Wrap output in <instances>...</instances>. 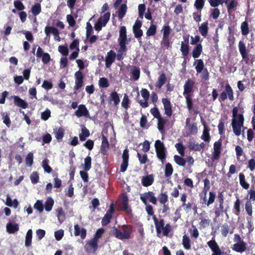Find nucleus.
I'll return each instance as SVG.
<instances>
[{
	"label": "nucleus",
	"instance_id": "obj_40",
	"mask_svg": "<svg viewBox=\"0 0 255 255\" xmlns=\"http://www.w3.org/2000/svg\"><path fill=\"white\" fill-rule=\"evenodd\" d=\"M173 172V168L170 163H167L165 165L164 176L167 177H170Z\"/></svg>",
	"mask_w": 255,
	"mask_h": 255
},
{
	"label": "nucleus",
	"instance_id": "obj_19",
	"mask_svg": "<svg viewBox=\"0 0 255 255\" xmlns=\"http://www.w3.org/2000/svg\"><path fill=\"white\" fill-rule=\"evenodd\" d=\"M102 144L100 148L101 153L103 155H107L109 148V143L107 137L104 135L102 137Z\"/></svg>",
	"mask_w": 255,
	"mask_h": 255
},
{
	"label": "nucleus",
	"instance_id": "obj_57",
	"mask_svg": "<svg viewBox=\"0 0 255 255\" xmlns=\"http://www.w3.org/2000/svg\"><path fill=\"white\" fill-rule=\"evenodd\" d=\"M177 150L181 156H183L185 154V147L183 143L178 142L175 145Z\"/></svg>",
	"mask_w": 255,
	"mask_h": 255
},
{
	"label": "nucleus",
	"instance_id": "obj_5",
	"mask_svg": "<svg viewBox=\"0 0 255 255\" xmlns=\"http://www.w3.org/2000/svg\"><path fill=\"white\" fill-rule=\"evenodd\" d=\"M233 101L234 100V92L232 88L229 84H227L225 86V91H223L220 95L219 101L221 103L225 102L227 98Z\"/></svg>",
	"mask_w": 255,
	"mask_h": 255
},
{
	"label": "nucleus",
	"instance_id": "obj_50",
	"mask_svg": "<svg viewBox=\"0 0 255 255\" xmlns=\"http://www.w3.org/2000/svg\"><path fill=\"white\" fill-rule=\"evenodd\" d=\"M241 203V202L239 198H237L234 203V213L237 216H239L241 212V208H240Z\"/></svg>",
	"mask_w": 255,
	"mask_h": 255
},
{
	"label": "nucleus",
	"instance_id": "obj_34",
	"mask_svg": "<svg viewBox=\"0 0 255 255\" xmlns=\"http://www.w3.org/2000/svg\"><path fill=\"white\" fill-rule=\"evenodd\" d=\"M199 31L203 36L206 37L208 32V22L202 23L201 26L199 27Z\"/></svg>",
	"mask_w": 255,
	"mask_h": 255
},
{
	"label": "nucleus",
	"instance_id": "obj_56",
	"mask_svg": "<svg viewBox=\"0 0 255 255\" xmlns=\"http://www.w3.org/2000/svg\"><path fill=\"white\" fill-rule=\"evenodd\" d=\"M171 28L170 26L168 24L164 25L161 29V31L163 33V37H169L170 32Z\"/></svg>",
	"mask_w": 255,
	"mask_h": 255
},
{
	"label": "nucleus",
	"instance_id": "obj_21",
	"mask_svg": "<svg viewBox=\"0 0 255 255\" xmlns=\"http://www.w3.org/2000/svg\"><path fill=\"white\" fill-rule=\"evenodd\" d=\"M75 114L78 117H88L89 113L85 105H80L78 107V109L75 111Z\"/></svg>",
	"mask_w": 255,
	"mask_h": 255
},
{
	"label": "nucleus",
	"instance_id": "obj_54",
	"mask_svg": "<svg viewBox=\"0 0 255 255\" xmlns=\"http://www.w3.org/2000/svg\"><path fill=\"white\" fill-rule=\"evenodd\" d=\"M224 212V203H219V206L216 207L215 209V214L216 217H219L221 215L223 214Z\"/></svg>",
	"mask_w": 255,
	"mask_h": 255
},
{
	"label": "nucleus",
	"instance_id": "obj_17",
	"mask_svg": "<svg viewBox=\"0 0 255 255\" xmlns=\"http://www.w3.org/2000/svg\"><path fill=\"white\" fill-rule=\"evenodd\" d=\"M247 245L245 242H242L241 243H237L234 244L232 249L233 251L238 252L242 253L245 252L247 250Z\"/></svg>",
	"mask_w": 255,
	"mask_h": 255
},
{
	"label": "nucleus",
	"instance_id": "obj_48",
	"mask_svg": "<svg viewBox=\"0 0 255 255\" xmlns=\"http://www.w3.org/2000/svg\"><path fill=\"white\" fill-rule=\"evenodd\" d=\"M174 159L175 163L179 166H184L185 165L186 160L181 156L175 155L174 156Z\"/></svg>",
	"mask_w": 255,
	"mask_h": 255
},
{
	"label": "nucleus",
	"instance_id": "obj_49",
	"mask_svg": "<svg viewBox=\"0 0 255 255\" xmlns=\"http://www.w3.org/2000/svg\"><path fill=\"white\" fill-rule=\"evenodd\" d=\"M49 160L45 158L42 162V166L45 172L50 173L52 171V168L48 165Z\"/></svg>",
	"mask_w": 255,
	"mask_h": 255
},
{
	"label": "nucleus",
	"instance_id": "obj_3",
	"mask_svg": "<svg viewBox=\"0 0 255 255\" xmlns=\"http://www.w3.org/2000/svg\"><path fill=\"white\" fill-rule=\"evenodd\" d=\"M238 47L242 59L245 63L247 64H253L255 60V56L254 55H249V51L247 49L245 42L240 40L239 42Z\"/></svg>",
	"mask_w": 255,
	"mask_h": 255
},
{
	"label": "nucleus",
	"instance_id": "obj_30",
	"mask_svg": "<svg viewBox=\"0 0 255 255\" xmlns=\"http://www.w3.org/2000/svg\"><path fill=\"white\" fill-rule=\"evenodd\" d=\"M197 73H201L204 69V63L202 59H196L193 63Z\"/></svg>",
	"mask_w": 255,
	"mask_h": 255
},
{
	"label": "nucleus",
	"instance_id": "obj_45",
	"mask_svg": "<svg viewBox=\"0 0 255 255\" xmlns=\"http://www.w3.org/2000/svg\"><path fill=\"white\" fill-rule=\"evenodd\" d=\"M132 77L134 81H137L140 77V69L138 67L133 66L131 69Z\"/></svg>",
	"mask_w": 255,
	"mask_h": 255
},
{
	"label": "nucleus",
	"instance_id": "obj_31",
	"mask_svg": "<svg viewBox=\"0 0 255 255\" xmlns=\"http://www.w3.org/2000/svg\"><path fill=\"white\" fill-rule=\"evenodd\" d=\"M44 32L47 36H49L50 33H52L55 37L58 36L59 35V31L58 29L53 26H46L44 29Z\"/></svg>",
	"mask_w": 255,
	"mask_h": 255
},
{
	"label": "nucleus",
	"instance_id": "obj_61",
	"mask_svg": "<svg viewBox=\"0 0 255 255\" xmlns=\"http://www.w3.org/2000/svg\"><path fill=\"white\" fill-rule=\"evenodd\" d=\"M137 157L138 158L140 163L141 164H145L148 160L146 154H144L142 155L140 153L138 152L137 153Z\"/></svg>",
	"mask_w": 255,
	"mask_h": 255
},
{
	"label": "nucleus",
	"instance_id": "obj_18",
	"mask_svg": "<svg viewBox=\"0 0 255 255\" xmlns=\"http://www.w3.org/2000/svg\"><path fill=\"white\" fill-rule=\"evenodd\" d=\"M190 119L189 118L186 120V128L188 131V134H196L198 132V128L197 124L193 123L190 124L189 123Z\"/></svg>",
	"mask_w": 255,
	"mask_h": 255
},
{
	"label": "nucleus",
	"instance_id": "obj_53",
	"mask_svg": "<svg viewBox=\"0 0 255 255\" xmlns=\"http://www.w3.org/2000/svg\"><path fill=\"white\" fill-rule=\"evenodd\" d=\"M221 234L223 237H227L230 232V227L228 224L226 223L224 224L221 227Z\"/></svg>",
	"mask_w": 255,
	"mask_h": 255
},
{
	"label": "nucleus",
	"instance_id": "obj_63",
	"mask_svg": "<svg viewBox=\"0 0 255 255\" xmlns=\"http://www.w3.org/2000/svg\"><path fill=\"white\" fill-rule=\"evenodd\" d=\"M31 181L33 184L37 183L39 180V174L37 172H33L30 177Z\"/></svg>",
	"mask_w": 255,
	"mask_h": 255
},
{
	"label": "nucleus",
	"instance_id": "obj_8",
	"mask_svg": "<svg viewBox=\"0 0 255 255\" xmlns=\"http://www.w3.org/2000/svg\"><path fill=\"white\" fill-rule=\"evenodd\" d=\"M207 244L213 252L212 255H224V252L221 250L219 246L214 238L208 241Z\"/></svg>",
	"mask_w": 255,
	"mask_h": 255
},
{
	"label": "nucleus",
	"instance_id": "obj_26",
	"mask_svg": "<svg viewBox=\"0 0 255 255\" xmlns=\"http://www.w3.org/2000/svg\"><path fill=\"white\" fill-rule=\"evenodd\" d=\"M13 98L15 105L24 109L28 107V104L24 100H22L18 96H14Z\"/></svg>",
	"mask_w": 255,
	"mask_h": 255
},
{
	"label": "nucleus",
	"instance_id": "obj_25",
	"mask_svg": "<svg viewBox=\"0 0 255 255\" xmlns=\"http://www.w3.org/2000/svg\"><path fill=\"white\" fill-rule=\"evenodd\" d=\"M166 81L167 77L166 74L163 72L160 74L155 86L156 88L160 89L166 83Z\"/></svg>",
	"mask_w": 255,
	"mask_h": 255
},
{
	"label": "nucleus",
	"instance_id": "obj_36",
	"mask_svg": "<svg viewBox=\"0 0 255 255\" xmlns=\"http://www.w3.org/2000/svg\"><path fill=\"white\" fill-rule=\"evenodd\" d=\"M109 98L110 101L114 102L115 106L119 105L120 102L119 95L116 91H113L110 94Z\"/></svg>",
	"mask_w": 255,
	"mask_h": 255
},
{
	"label": "nucleus",
	"instance_id": "obj_35",
	"mask_svg": "<svg viewBox=\"0 0 255 255\" xmlns=\"http://www.w3.org/2000/svg\"><path fill=\"white\" fill-rule=\"evenodd\" d=\"M186 100V107L189 111H191L193 108V95H184Z\"/></svg>",
	"mask_w": 255,
	"mask_h": 255
},
{
	"label": "nucleus",
	"instance_id": "obj_44",
	"mask_svg": "<svg viewBox=\"0 0 255 255\" xmlns=\"http://www.w3.org/2000/svg\"><path fill=\"white\" fill-rule=\"evenodd\" d=\"M32 231L31 229H29L27 232L25 240V245L26 247H29L31 245L32 242Z\"/></svg>",
	"mask_w": 255,
	"mask_h": 255
},
{
	"label": "nucleus",
	"instance_id": "obj_55",
	"mask_svg": "<svg viewBox=\"0 0 255 255\" xmlns=\"http://www.w3.org/2000/svg\"><path fill=\"white\" fill-rule=\"evenodd\" d=\"M99 85L100 88H107L110 86L109 81L105 77L100 78L99 81Z\"/></svg>",
	"mask_w": 255,
	"mask_h": 255
},
{
	"label": "nucleus",
	"instance_id": "obj_7",
	"mask_svg": "<svg viewBox=\"0 0 255 255\" xmlns=\"http://www.w3.org/2000/svg\"><path fill=\"white\" fill-rule=\"evenodd\" d=\"M74 77L75 79V86L74 87V94H76V91L79 90L84 86V76L82 72L79 70L76 72L74 74Z\"/></svg>",
	"mask_w": 255,
	"mask_h": 255
},
{
	"label": "nucleus",
	"instance_id": "obj_43",
	"mask_svg": "<svg viewBox=\"0 0 255 255\" xmlns=\"http://www.w3.org/2000/svg\"><path fill=\"white\" fill-rule=\"evenodd\" d=\"M239 180H240V184L241 186L244 188L245 189H248L250 187V185L249 183L246 182L245 176L242 173H240L239 174Z\"/></svg>",
	"mask_w": 255,
	"mask_h": 255
},
{
	"label": "nucleus",
	"instance_id": "obj_38",
	"mask_svg": "<svg viewBox=\"0 0 255 255\" xmlns=\"http://www.w3.org/2000/svg\"><path fill=\"white\" fill-rule=\"evenodd\" d=\"M157 128L161 133L164 132L165 125L167 122V120L164 119L162 117L157 119Z\"/></svg>",
	"mask_w": 255,
	"mask_h": 255
},
{
	"label": "nucleus",
	"instance_id": "obj_46",
	"mask_svg": "<svg viewBox=\"0 0 255 255\" xmlns=\"http://www.w3.org/2000/svg\"><path fill=\"white\" fill-rule=\"evenodd\" d=\"M127 10V6L126 4H122L118 11V17L119 19H122L125 15Z\"/></svg>",
	"mask_w": 255,
	"mask_h": 255
},
{
	"label": "nucleus",
	"instance_id": "obj_1",
	"mask_svg": "<svg viewBox=\"0 0 255 255\" xmlns=\"http://www.w3.org/2000/svg\"><path fill=\"white\" fill-rule=\"evenodd\" d=\"M233 119L232 120L231 126L234 134L237 136H240L241 134L242 128L246 129V127H244V117L243 114H238V109L235 107L232 110Z\"/></svg>",
	"mask_w": 255,
	"mask_h": 255
},
{
	"label": "nucleus",
	"instance_id": "obj_37",
	"mask_svg": "<svg viewBox=\"0 0 255 255\" xmlns=\"http://www.w3.org/2000/svg\"><path fill=\"white\" fill-rule=\"evenodd\" d=\"M182 244L185 250H189L191 249V241L186 235H184L182 237Z\"/></svg>",
	"mask_w": 255,
	"mask_h": 255
},
{
	"label": "nucleus",
	"instance_id": "obj_52",
	"mask_svg": "<svg viewBox=\"0 0 255 255\" xmlns=\"http://www.w3.org/2000/svg\"><path fill=\"white\" fill-rule=\"evenodd\" d=\"M156 28L157 26L156 25L153 24H151L150 25V27L148 28V29L147 30L146 34V36L148 37L153 36L156 33Z\"/></svg>",
	"mask_w": 255,
	"mask_h": 255
},
{
	"label": "nucleus",
	"instance_id": "obj_41",
	"mask_svg": "<svg viewBox=\"0 0 255 255\" xmlns=\"http://www.w3.org/2000/svg\"><path fill=\"white\" fill-rule=\"evenodd\" d=\"M158 200L161 204H165L168 201V197L166 192H161L158 195Z\"/></svg>",
	"mask_w": 255,
	"mask_h": 255
},
{
	"label": "nucleus",
	"instance_id": "obj_12",
	"mask_svg": "<svg viewBox=\"0 0 255 255\" xmlns=\"http://www.w3.org/2000/svg\"><path fill=\"white\" fill-rule=\"evenodd\" d=\"M98 248V241L94 239L88 241L84 246V249L87 253H95Z\"/></svg>",
	"mask_w": 255,
	"mask_h": 255
},
{
	"label": "nucleus",
	"instance_id": "obj_47",
	"mask_svg": "<svg viewBox=\"0 0 255 255\" xmlns=\"http://www.w3.org/2000/svg\"><path fill=\"white\" fill-rule=\"evenodd\" d=\"M92 158L90 156H87L84 159L83 169L85 171H89L91 168Z\"/></svg>",
	"mask_w": 255,
	"mask_h": 255
},
{
	"label": "nucleus",
	"instance_id": "obj_20",
	"mask_svg": "<svg viewBox=\"0 0 255 255\" xmlns=\"http://www.w3.org/2000/svg\"><path fill=\"white\" fill-rule=\"evenodd\" d=\"M74 235L75 236H80L82 240L85 239L87 235V230L84 228L81 229L78 224H75L74 225Z\"/></svg>",
	"mask_w": 255,
	"mask_h": 255
},
{
	"label": "nucleus",
	"instance_id": "obj_51",
	"mask_svg": "<svg viewBox=\"0 0 255 255\" xmlns=\"http://www.w3.org/2000/svg\"><path fill=\"white\" fill-rule=\"evenodd\" d=\"M242 34L243 35H247L249 33V24L247 21H245L242 23L241 26Z\"/></svg>",
	"mask_w": 255,
	"mask_h": 255
},
{
	"label": "nucleus",
	"instance_id": "obj_10",
	"mask_svg": "<svg viewBox=\"0 0 255 255\" xmlns=\"http://www.w3.org/2000/svg\"><path fill=\"white\" fill-rule=\"evenodd\" d=\"M194 85L195 82L193 80L191 79H187L183 86V95H193Z\"/></svg>",
	"mask_w": 255,
	"mask_h": 255
},
{
	"label": "nucleus",
	"instance_id": "obj_42",
	"mask_svg": "<svg viewBox=\"0 0 255 255\" xmlns=\"http://www.w3.org/2000/svg\"><path fill=\"white\" fill-rule=\"evenodd\" d=\"M90 131L85 127L82 128L81 133L79 134V138L81 141H84L86 138L90 136Z\"/></svg>",
	"mask_w": 255,
	"mask_h": 255
},
{
	"label": "nucleus",
	"instance_id": "obj_24",
	"mask_svg": "<svg viewBox=\"0 0 255 255\" xmlns=\"http://www.w3.org/2000/svg\"><path fill=\"white\" fill-rule=\"evenodd\" d=\"M153 182L154 176L152 174L144 176L141 179V184L144 187H148L151 185Z\"/></svg>",
	"mask_w": 255,
	"mask_h": 255
},
{
	"label": "nucleus",
	"instance_id": "obj_23",
	"mask_svg": "<svg viewBox=\"0 0 255 255\" xmlns=\"http://www.w3.org/2000/svg\"><path fill=\"white\" fill-rule=\"evenodd\" d=\"M184 38L186 43H185L183 41L181 42V47L180 50L182 53V55L185 57L187 56L189 53V45L188 44V37H187L186 38Z\"/></svg>",
	"mask_w": 255,
	"mask_h": 255
},
{
	"label": "nucleus",
	"instance_id": "obj_16",
	"mask_svg": "<svg viewBox=\"0 0 255 255\" xmlns=\"http://www.w3.org/2000/svg\"><path fill=\"white\" fill-rule=\"evenodd\" d=\"M116 58V53L112 50H111L107 53L105 59V66L107 68H110L112 64L114 62Z\"/></svg>",
	"mask_w": 255,
	"mask_h": 255
},
{
	"label": "nucleus",
	"instance_id": "obj_29",
	"mask_svg": "<svg viewBox=\"0 0 255 255\" xmlns=\"http://www.w3.org/2000/svg\"><path fill=\"white\" fill-rule=\"evenodd\" d=\"M54 133L58 141L60 142L62 140V139L64 136L65 130L62 127L56 128L54 129Z\"/></svg>",
	"mask_w": 255,
	"mask_h": 255
},
{
	"label": "nucleus",
	"instance_id": "obj_11",
	"mask_svg": "<svg viewBox=\"0 0 255 255\" xmlns=\"http://www.w3.org/2000/svg\"><path fill=\"white\" fill-rule=\"evenodd\" d=\"M140 93L144 101L139 100L138 103L142 108H146L149 106L148 100L150 96L149 92L146 89L142 88L140 91Z\"/></svg>",
	"mask_w": 255,
	"mask_h": 255
},
{
	"label": "nucleus",
	"instance_id": "obj_22",
	"mask_svg": "<svg viewBox=\"0 0 255 255\" xmlns=\"http://www.w3.org/2000/svg\"><path fill=\"white\" fill-rule=\"evenodd\" d=\"M152 219L154 221L157 234H160L162 232V230L164 226V220L160 219V220H158L156 216H153Z\"/></svg>",
	"mask_w": 255,
	"mask_h": 255
},
{
	"label": "nucleus",
	"instance_id": "obj_62",
	"mask_svg": "<svg viewBox=\"0 0 255 255\" xmlns=\"http://www.w3.org/2000/svg\"><path fill=\"white\" fill-rule=\"evenodd\" d=\"M58 51L64 56L66 57L69 53L68 47L64 45H59L58 48Z\"/></svg>",
	"mask_w": 255,
	"mask_h": 255
},
{
	"label": "nucleus",
	"instance_id": "obj_15",
	"mask_svg": "<svg viewBox=\"0 0 255 255\" xmlns=\"http://www.w3.org/2000/svg\"><path fill=\"white\" fill-rule=\"evenodd\" d=\"M162 103L163 105L164 114L169 117L172 115V105L169 99L164 98L162 99Z\"/></svg>",
	"mask_w": 255,
	"mask_h": 255
},
{
	"label": "nucleus",
	"instance_id": "obj_14",
	"mask_svg": "<svg viewBox=\"0 0 255 255\" xmlns=\"http://www.w3.org/2000/svg\"><path fill=\"white\" fill-rule=\"evenodd\" d=\"M123 161L121 165L120 171L122 172H125L128 165L129 154L128 148L124 149L122 154Z\"/></svg>",
	"mask_w": 255,
	"mask_h": 255
},
{
	"label": "nucleus",
	"instance_id": "obj_32",
	"mask_svg": "<svg viewBox=\"0 0 255 255\" xmlns=\"http://www.w3.org/2000/svg\"><path fill=\"white\" fill-rule=\"evenodd\" d=\"M118 42L128 41L127 38V29L125 26H121Z\"/></svg>",
	"mask_w": 255,
	"mask_h": 255
},
{
	"label": "nucleus",
	"instance_id": "obj_2",
	"mask_svg": "<svg viewBox=\"0 0 255 255\" xmlns=\"http://www.w3.org/2000/svg\"><path fill=\"white\" fill-rule=\"evenodd\" d=\"M123 232L117 228L114 227L112 230V234L120 240L129 239L133 231V227L130 225H124L122 227Z\"/></svg>",
	"mask_w": 255,
	"mask_h": 255
},
{
	"label": "nucleus",
	"instance_id": "obj_33",
	"mask_svg": "<svg viewBox=\"0 0 255 255\" xmlns=\"http://www.w3.org/2000/svg\"><path fill=\"white\" fill-rule=\"evenodd\" d=\"M6 230L9 234H14L19 230V226L17 224L8 223L6 225Z\"/></svg>",
	"mask_w": 255,
	"mask_h": 255
},
{
	"label": "nucleus",
	"instance_id": "obj_13",
	"mask_svg": "<svg viewBox=\"0 0 255 255\" xmlns=\"http://www.w3.org/2000/svg\"><path fill=\"white\" fill-rule=\"evenodd\" d=\"M121 209L127 212L128 214H131L132 213V210L131 208L128 206V196L126 194H123L121 197Z\"/></svg>",
	"mask_w": 255,
	"mask_h": 255
},
{
	"label": "nucleus",
	"instance_id": "obj_58",
	"mask_svg": "<svg viewBox=\"0 0 255 255\" xmlns=\"http://www.w3.org/2000/svg\"><path fill=\"white\" fill-rule=\"evenodd\" d=\"M112 218V215L106 213L102 220V225L104 226L108 225L111 222Z\"/></svg>",
	"mask_w": 255,
	"mask_h": 255
},
{
	"label": "nucleus",
	"instance_id": "obj_6",
	"mask_svg": "<svg viewBox=\"0 0 255 255\" xmlns=\"http://www.w3.org/2000/svg\"><path fill=\"white\" fill-rule=\"evenodd\" d=\"M140 199L144 205L147 204V201L154 205H156L157 202V199L155 196V193L152 191H148L141 194L140 196Z\"/></svg>",
	"mask_w": 255,
	"mask_h": 255
},
{
	"label": "nucleus",
	"instance_id": "obj_39",
	"mask_svg": "<svg viewBox=\"0 0 255 255\" xmlns=\"http://www.w3.org/2000/svg\"><path fill=\"white\" fill-rule=\"evenodd\" d=\"M30 11L36 17L41 12V6L39 3H36L31 7Z\"/></svg>",
	"mask_w": 255,
	"mask_h": 255
},
{
	"label": "nucleus",
	"instance_id": "obj_28",
	"mask_svg": "<svg viewBox=\"0 0 255 255\" xmlns=\"http://www.w3.org/2000/svg\"><path fill=\"white\" fill-rule=\"evenodd\" d=\"M202 124L204 126V130L203 134L201 136V138L205 141L209 142L211 139V136L209 133L210 129L206 126L205 122H203Z\"/></svg>",
	"mask_w": 255,
	"mask_h": 255
},
{
	"label": "nucleus",
	"instance_id": "obj_27",
	"mask_svg": "<svg viewBox=\"0 0 255 255\" xmlns=\"http://www.w3.org/2000/svg\"><path fill=\"white\" fill-rule=\"evenodd\" d=\"M203 51V46L201 43H198L193 49L192 55L194 59L198 58L201 55Z\"/></svg>",
	"mask_w": 255,
	"mask_h": 255
},
{
	"label": "nucleus",
	"instance_id": "obj_59",
	"mask_svg": "<svg viewBox=\"0 0 255 255\" xmlns=\"http://www.w3.org/2000/svg\"><path fill=\"white\" fill-rule=\"evenodd\" d=\"M54 204V201L52 199L50 198L46 200L45 203L44 207L47 212H49L52 210Z\"/></svg>",
	"mask_w": 255,
	"mask_h": 255
},
{
	"label": "nucleus",
	"instance_id": "obj_9",
	"mask_svg": "<svg viewBox=\"0 0 255 255\" xmlns=\"http://www.w3.org/2000/svg\"><path fill=\"white\" fill-rule=\"evenodd\" d=\"M222 142L221 139L214 142L213 145V152L212 154V159L213 160H219L221 156L222 150Z\"/></svg>",
	"mask_w": 255,
	"mask_h": 255
},
{
	"label": "nucleus",
	"instance_id": "obj_60",
	"mask_svg": "<svg viewBox=\"0 0 255 255\" xmlns=\"http://www.w3.org/2000/svg\"><path fill=\"white\" fill-rule=\"evenodd\" d=\"M33 162V154L32 152H29L25 159V163L28 166H31Z\"/></svg>",
	"mask_w": 255,
	"mask_h": 255
},
{
	"label": "nucleus",
	"instance_id": "obj_4",
	"mask_svg": "<svg viewBox=\"0 0 255 255\" xmlns=\"http://www.w3.org/2000/svg\"><path fill=\"white\" fill-rule=\"evenodd\" d=\"M154 146L157 157L163 163L166 158V148L163 143L158 139L155 141Z\"/></svg>",
	"mask_w": 255,
	"mask_h": 255
},
{
	"label": "nucleus",
	"instance_id": "obj_64",
	"mask_svg": "<svg viewBox=\"0 0 255 255\" xmlns=\"http://www.w3.org/2000/svg\"><path fill=\"white\" fill-rule=\"evenodd\" d=\"M151 114L156 119L161 117L159 110L155 107L151 108L150 110Z\"/></svg>",
	"mask_w": 255,
	"mask_h": 255
}]
</instances>
